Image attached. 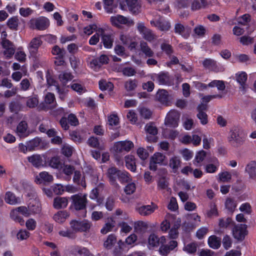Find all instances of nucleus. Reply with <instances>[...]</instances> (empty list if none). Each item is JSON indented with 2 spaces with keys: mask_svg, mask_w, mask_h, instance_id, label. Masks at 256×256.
I'll return each instance as SVG.
<instances>
[{
  "mask_svg": "<svg viewBox=\"0 0 256 256\" xmlns=\"http://www.w3.org/2000/svg\"><path fill=\"white\" fill-rule=\"evenodd\" d=\"M150 78L160 85L170 84V77L167 72L153 74H151Z\"/></svg>",
  "mask_w": 256,
  "mask_h": 256,
  "instance_id": "nucleus-10",
  "label": "nucleus"
},
{
  "mask_svg": "<svg viewBox=\"0 0 256 256\" xmlns=\"http://www.w3.org/2000/svg\"><path fill=\"white\" fill-rule=\"evenodd\" d=\"M209 87H216L219 90H224L226 86L224 81L220 80H214L208 84Z\"/></svg>",
  "mask_w": 256,
  "mask_h": 256,
  "instance_id": "nucleus-44",
  "label": "nucleus"
},
{
  "mask_svg": "<svg viewBox=\"0 0 256 256\" xmlns=\"http://www.w3.org/2000/svg\"><path fill=\"white\" fill-rule=\"evenodd\" d=\"M116 242V238L114 234H110L107 237L104 242V246L107 249H110Z\"/></svg>",
  "mask_w": 256,
  "mask_h": 256,
  "instance_id": "nucleus-35",
  "label": "nucleus"
},
{
  "mask_svg": "<svg viewBox=\"0 0 256 256\" xmlns=\"http://www.w3.org/2000/svg\"><path fill=\"white\" fill-rule=\"evenodd\" d=\"M70 88L79 94H82L86 92L84 86L79 83L73 82L71 84Z\"/></svg>",
  "mask_w": 256,
  "mask_h": 256,
  "instance_id": "nucleus-56",
  "label": "nucleus"
},
{
  "mask_svg": "<svg viewBox=\"0 0 256 256\" xmlns=\"http://www.w3.org/2000/svg\"><path fill=\"white\" fill-rule=\"evenodd\" d=\"M190 29L188 27L184 26L180 23L176 24L174 26V32L183 36H186L190 33Z\"/></svg>",
  "mask_w": 256,
  "mask_h": 256,
  "instance_id": "nucleus-29",
  "label": "nucleus"
},
{
  "mask_svg": "<svg viewBox=\"0 0 256 256\" xmlns=\"http://www.w3.org/2000/svg\"><path fill=\"white\" fill-rule=\"evenodd\" d=\"M27 158L28 161L36 168H39L45 166L42 156L40 154H33L28 156Z\"/></svg>",
  "mask_w": 256,
  "mask_h": 256,
  "instance_id": "nucleus-17",
  "label": "nucleus"
},
{
  "mask_svg": "<svg viewBox=\"0 0 256 256\" xmlns=\"http://www.w3.org/2000/svg\"><path fill=\"white\" fill-rule=\"evenodd\" d=\"M109 58L106 55L102 54L98 58L92 60L90 63V66L95 71H98L103 64H108Z\"/></svg>",
  "mask_w": 256,
  "mask_h": 256,
  "instance_id": "nucleus-11",
  "label": "nucleus"
},
{
  "mask_svg": "<svg viewBox=\"0 0 256 256\" xmlns=\"http://www.w3.org/2000/svg\"><path fill=\"white\" fill-rule=\"evenodd\" d=\"M118 178L119 180L124 183V182H128L131 181L132 178L130 175V174L124 171V172H122L120 171L119 173H118Z\"/></svg>",
  "mask_w": 256,
  "mask_h": 256,
  "instance_id": "nucleus-48",
  "label": "nucleus"
},
{
  "mask_svg": "<svg viewBox=\"0 0 256 256\" xmlns=\"http://www.w3.org/2000/svg\"><path fill=\"white\" fill-rule=\"evenodd\" d=\"M145 130L146 132L153 136H154L158 134V129L152 124H147L145 126Z\"/></svg>",
  "mask_w": 256,
  "mask_h": 256,
  "instance_id": "nucleus-58",
  "label": "nucleus"
},
{
  "mask_svg": "<svg viewBox=\"0 0 256 256\" xmlns=\"http://www.w3.org/2000/svg\"><path fill=\"white\" fill-rule=\"evenodd\" d=\"M42 44V41L40 38H33L30 44V50L32 52H36Z\"/></svg>",
  "mask_w": 256,
  "mask_h": 256,
  "instance_id": "nucleus-38",
  "label": "nucleus"
},
{
  "mask_svg": "<svg viewBox=\"0 0 256 256\" xmlns=\"http://www.w3.org/2000/svg\"><path fill=\"white\" fill-rule=\"evenodd\" d=\"M26 226L28 230H33L36 226V222L34 218H29L26 222Z\"/></svg>",
  "mask_w": 256,
  "mask_h": 256,
  "instance_id": "nucleus-64",
  "label": "nucleus"
},
{
  "mask_svg": "<svg viewBox=\"0 0 256 256\" xmlns=\"http://www.w3.org/2000/svg\"><path fill=\"white\" fill-rule=\"evenodd\" d=\"M245 138L244 134L241 129L238 128H234L230 132L228 140L232 145L238 146L243 144Z\"/></svg>",
  "mask_w": 256,
  "mask_h": 256,
  "instance_id": "nucleus-2",
  "label": "nucleus"
},
{
  "mask_svg": "<svg viewBox=\"0 0 256 256\" xmlns=\"http://www.w3.org/2000/svg\"><path fill=\"white\" fill-rule=\"evenodd\" d=\"M54 178L52 175L47 172H42L36 175L34 178V182L37 184H42L51 182L53 181Z\"/></svg>",
  "mask_w": 256,
  "mask_h": 256,
  "instance_id": "nucleus-14",
  "label": "nucleus"
},
{
  "mask_svg": "<svg viewBox=\"0 0 256 256\" xmlns=\"http://www.w3.org/2000/svg\"><path fill=\"white\" fill-rule=\"evenodd\" d=\"M142 38L148 42H152L155 38V36L152 31L148 28L142 34Z\"/></svg>",
  "mask_w": 256,
  "mask_h": 256,
  "instance_id": "nucleus-59",
  "label": "nucleus"
},
{
  "mask_svg": "<svg viewBox=\"0 0 256 256\" xmlns=\"http://www.w3.org/2000/svg\"><path fill=\"white\" fill-rule=\"evenodd\" d=\"M87 195L78 194L70 196L72 200L71 207H73L76 210L84 209L87 204Z\"/></svg>",
  "mask_w": 256,
  "mask_h": 256,
  "instance_id": "nucleus-3",
  "label": "nucleus"
},
{
  "mask_svg": "<svg viewBox=\"0 0 256 256\" xmlns=\"http://www.w3.org/2000/svg\"><path fill=\"white\" fill-rule=\"evenodd\" d=\"M104 46L106 48H110L112 46L114 38L110 35L106 34L102 38Z\"/></svg>",
  "mask_w": 256,
  "mask_h": 256,
  "instance_id": "nucleus-47",
  "label": "nucleus"
},
{
  "mask_svg": "<svg viewBox=\"0 0 256 256\" xmlns=\"http://www.w3.org/2000/svg\"><path fill=\"white\" fill-rule=\"evenodd\" d=\"M210 207V210L206 212L207 216L210 218L213 216H218V212L216 204H211Z\"/></svg>",
  "mask_w": 256,
  "mask_h": 256,
  "instance_id": "nucleus-62",
  "label": "nucleus"
},
{
  "mask_svg": "<svg viewBox=\"0 0 256 256\" xmlns=\"http://www.w3.org/2000/svg\"><path fill=\"white\" fill-rule=\"evenodd\" d=\"M234 237L238 240H242L246 234V226L240 224L236 226L232 230Z\"/></svg>",
  "mask_w": 256,
  "mask_h": 256,
  "instance_id": "nucleus-13",
  "label": "nucleus"
},
{
  "mask_svg": "<svg viewBox=\"0 0 256 256\" xmlns=\"http://www.w3.org/2000/svg\"><path fill=\"white\" fill-rule=\"evenodd\" d=\"M100 88L102 90L112 91L114 88V85L111 82H106V80H101L99 82Z\"/></svg>",
  "mask_w": 256,
  "mask_h": 256,
  "instance_id": "nucleus-46",
  "label": "nucleus"
},
{
  "mask_svg": "<svg viewBox=\"0 0 256 256\" xmlns=\"http://www.w3.org/2000/svg\"><path fill=\"white\" fill-rule=\"evenodd\" d=\"M129 10L134 14L140 12V6L138 4V0H126Z\"/></svg>",
  "mask_w": 256,
  "mask_h": 256,
  "instance_id": "nucleus-27",
  "label": "nucleus"
},
{
  "mask_svg": "<svg viewBox=\"0 0 256 256\" xmlns=\"http://www.w3.org/2000/svg\"><path fill=\"white\" fill-rule=\"evenodd\" d=\"M4 200L7 204L11 205H16L20 204L21 202V200L20 198L16 197L14 193L10 192H6Z\"/></svg>",
  "mask_w": 256,
  "mask_h": 256,
  "instance_id": "nucleus-24",
  "label": "nucleus"
},
{
  "mask_svg": "<svg viewBox=\"0 0 256 256\" xmlns=\"http://www.w3.org/2000/svg\"><path fill=\"white\" fill-rule=\"evenodd\" d=\"M138 82L136 80H128L124 83V88L127 91H132L137 87Z\"/></svg>",
  "mask_w": 256,
  "mask_h": 256,
  "instance_id": "nucleus-50",
  "label": "nucleus"
},
{
  "mask_svg": "<svg viewBox=\"0 0 256 256\" xmlns=\"http://www.w3.org/2000/svg\"><path fill=\"white\" fill-rule=\"evenodd\" d=\"M114 224L115 222L112 218H108L107 220V222L100 230L101 233L105 234L108 232L112 231L113 228L114 226Z\"/></svg>",
  "mask_w": 256,
  "mask_h": 256,
  "instance_id": "nucleus-33",
  "label": "nucleus"
},
{
  "mask_svg": "<svg viewBox=\"0 0 256 256\" xmlns=\"http://www.w3.org/2000/svg\"><path fill=\"white\" fill-rule=\"evenodd\" d=\"M206 156V153L204 150H201L197 153L194 160V164L196 166H198V164L202 162Z\"/></svg>",
  "mask_w": 256,
  "mask_h": 256,
  "instance_id": "nucleus-53",
  "label": "nucleus"
},
{
  "mask_svg": "<svg viewBox=\"0 0 256 256\" xmlns=\"http://www.w3.org/2000/svg\"><path fill=\"white\" fill-rule=\"evenodd\" d=\"M59 80L64 84L73 78L72 75L68 72H63L59 75Z\"/></svg>",
  "mask_w": 256,
  "mask_h": 256,
  "instance_id": "nucleus-43",
  "label": "nucleus"
},
{
  "mask_svg": "<svg viewBox=\"0 0 256 256\" xmlns=\"http://www.w3.org/2000/svg\"><path fill=\"white\" fill-rule=\"evenodd\" d=\"M70 216V214L66 210H60L56 212L52 216L53 220L57 223L62 224Z\"/></svg>",
  "mask_w": 256,
  "mask_h": 256,
  "instance_id": "nucleus-19",
  "label": "nucleus"
},
{
  "mask_svg": "<svg viewBox=\"0 0 256 256\" xmlns=\"http://www.w3.org/2000/svg\"><path fill=\"white\" fill-rule=\"evenodd\" d=\"M136 190V184L134 182H131L128 184L124 188V192L127 194H132Z\"/></svg>",
  "mask_w": 256,
  "mask_h": 256,
  "instance_id": "nucleus-60",
  "label": "nucleus"
},
{
  "mask_svg": "<svg viewBox=\"0 0 256 256\" xmlns=\"http://www.w3.org/2000/svg\"><path fill=\"white\" fill-rule=\"evenodd\" d=\"M126 166V168L132 172L136 170L135 158L132 155H128L125 157Z\"/></svg>",
  "mask_w": 256,
  "mask_h": 256,
  "instance_id": "nucleus-30",
  "label": "nucleus"
},
{
  "mask_svg": "<svg viewBox=\"0 0 256 256\" xmlns=\"http://www.w3.org/2000/svg\"><path fill=\"white\" fill-rule=\"evenodd\" d=\"M190 0L191 10L193 11L198 10L201 8H205L212 4L208 0Z\"/></svg>",
  "mask_w": 256,
  "mask_h": 256,
  "instance_id": "nucleus-15",
  "label": "nucleus"
},
{
  "mask_svg": "<svg viewBox=\"0 0 256 256\" xmlns=\"http://www.w3.org/2000/svg\"><path fill=\"white\" fill-rule=\"evenodd\" d=\"M238 204L237 202L234 198H228L225 202L226 208L230 212L232 213Z\"/></svg>",
  "mask_w": 256,
  "mask_h": 256,
  "instance_id": "nucleus-32",
  "label": "nucleus"
},
{
  "mask_svg": "<svg viewBox=\"0 0 256 256\" xmlns=\"http://www.w3.org/2000/svg\"><path fill=\"white\" fill-rule=\"evenodd\" d=\"M208 246L213 249L218 248L221 244V238L216 236H211L208 238Z\"/></svg>",
  "mask_w": 256,
  "mask_h": 256,
  "instance_id": "nucleus-28",
  "label": "nucleus"
},
{
  "mask_svg": "<svg viewBox=\"0 0 256 256\" xmlns=\"http://www.w3.org/2000/svg\"><path fill=\"white\" fill-rule=\"evenodd\" d=\"M148 242L151 247L158 246H159L158 238L154 234H152L148 238Z\"/></svg>",
  "mask_w": 256,
  "mask_h": 256,
  "instance_id": "nucleus-57",
  "label": "nucleus"
},
{
  "mask_svg": "<svg viewBox=\"0 0 256 256\" xmlns=\"http://www.w3.org/2000/svg\"><path fill=\"white\" fill-rule=\"evenodd\" d=\"M156 98L161 104L168 106L171 104L174 97L172 94L169 93L165 90L162 89L158 91Z\"/></svg>",
  "mask_w": 256,
  "mask_h": 256,
  "instance_id": "nucleus-8",
  "label": "nucleus"
},
{
  "mask_svg": "<svg viewBox=\"0 0 256 256\" xmlns=\"http://www.w3.org/2000/svg\"><path fill=\"white\" fill-rule=\"evenodd\" d=\"M197 244L194 242H192L188 244H185L183 248V250L188 254H194L196 251Z\"/></svg>",
  "mask_w": 256,
  "mask_h": 256,
  "instance_id": "nucleus-51",
  "label": "nucleus"
},
{
  "mask_svg": "<svg viewBox=\"0 0 256 256\" xmlns=\"http://www.w3.org/2000/svg\"><path fill=\"white\" fill-rule=\"evenodd\" d=\"M44 102L46 104H50V108L54 107L56 104L54 94L50 92L48 93L45 96Z\"/></svg>",
  "mask_w": 256,
  "mask_h": 256,
  "instance_id": "nucleus-52",
  "label": "nucleus"
},
{
  "mask_svg": "<svg viewBox=\"0 0 256 256\" xmlns=\"http://www.w3.org/2000/svg\"><path fill=\"white\" fill-rule=\"evenodd\" d=\"M180 160L178 156H174L170 159L169 166L174 172H176L178 170L180 166Z\"/></svg>",
  "mask_w": 256,
  "mask_h": 256,
  "instance_id": "nucleus-39",
  "label": "nucleus"
},
{
  "mask_svg": "<svg viewBox=\"0 0 256 256\" xmlns=\"http://www.w3.org/2000/svg\"><path fill=\"white\" fill-rule=\"evenodd\" d=\"M156 164L160 165H166L167 164L165 155L160 152H156L151 157L150 162V170H156L157 168Z\"/></svg>",
  "mask_w": 256,
  "mask_h": 256,
  "instance_id": "nucleus-6",
  "label": "nucleus"
},
{
  "mask_svg": "<svg viewBox=\"0 0 256 256\" xmlns=\"http://www.w3.org/2000/svg\"><path fill=\"white\" fill-rule=\"evenodd\" d=\"M30 27L38 30H44L49 26L48 20L44 17L33 18L30 20Z\"/></svg>",
  "mask_w": 256,
  "mask_h": 256,
  "instance_id": "nucleus-9",
  "label": "nucleus"
},
{
  "mask_svg": "<svg viewBox=\"0 0 256 256\" xmlns=\"http://www.w3.org/2000/svg\"><path fill=\"white\" fill-rule=\"evenodd\" d=\"M6 24L10 29L16 30L18 26L19 20L17 16H12L8 20Z\"/></svg>",
  "mask_w": 256,
  "mask_h": 256,
  "instance_id": "nucleus-45",
  "label": "nucleus"
},
{
  "mask_svg": "<svg viewBox=\"0 0 256 256\" xmlns=\"http://www.w3.org/2000/svg\"><path fill=\"white\" fill-rule=\"evenodd\" d=\"M180 116V114L177 110H170L165 118V124L172 128L178 126Z\"/></svg>",
  "mask_w": 256,
  "mask_h": 256,
  "instance_id": "nucleus-7",
  "label": "nucleus"
},
{
  "mask_svg": "<svg viewBox=\"0 0 256 256\" xmlns=\"http://www.w3.org/2000/svg\"><path fill=\"white\" fill-rule=\"evenodd\" d=\"M52 53L56 58L60 59L58 65H62L64 63L63 58L65 55V51L64 49L60 48L58 46H54L52 48Z\"/></svg>",
  "mask_w": 256,
  "mask_h": 256,
  "instance_id": "nucleus-21",
  "label": "nucleus"
},
{
  "mask_svg": "<svg viewBox=\"0 0 256 256\" xmlns=\"http://www.w3.org/2000/svg\"><path fill=\"white\" fill-rule=\"evenodd\" d=\"M200 96H202L201 98V100L202 102L206 104L208 102H210L211 100L214 98H220L222 97V95L220 94H214V95H208L205 96H202V94H200Z\"/></svg>",
  "mask_w": 256,
  "mask_h": 256,
  "instance_id": "nucleus-55",
  "label": "nucleus"
},
{
  "mask_svg": "<svg viewBox=\"0 0 256 256\" xmlns=\"http://www.w3.org/2000/svg\"><path fill=\"white\" fill-rule=\"evenodd\" d=\"M41 140L39 138H35L28 142V150H34L36 148L39 146Z\"/></svg>",
  "mask_w": 256,
  "mask_h": 256,
  "instance_id": "nucleus-61",
  "label": "nucleus"
},
{
  "mask_svg": "<svg viewBox=\"0 0 256 256\" xmlns=\"http://www.w3.org/2000/svg\"><path fill=\"white\" fill-rule=\"evenodd\" d=\"M236 80L241 85L242 90L245 88L244 84L247 80V74L244 72H238L236 74Z\"/></svg>",
  "mask_w": 256,
  "mask_h": 256,
  "instance_id": "nucleus-36",
  "label": "nucleus"
},
{
  "mask_svg": "<svg viewBox=\"0 0 256 256\" xmlns=\"http://www.w3.org/2000/svg\"><path fill=\"white\" fill-rule=\"evenodd\" d=\"M16 132L17 134L21 138L28 136L30 134V132L28 130L27 123L24 121H22L20 122L17 126Z\"/></svg>",
  "mask_w": 256,
  "mask_h": 256,
  "instance_id": "nucleus-22",
  "label": "nucleus"
},
{
  "mask_svg": "<svg viewBox=\"0 0 256 256\" xmlns=\"http://www.w3.org/2000/svg\"><path fill=\"white\" fill-rule=\"evenodd\" d=\"M58 234L62 237L67 238L70 239H74L76 237V235L74 231L68 228H64L60 230L58 232Z\"/></svg>",
  "mask_w": 256,
  "mask_h": 256,
  "instance_id": "nucleus-34",
  "label": "nucleus"
},
{
  "mask_svg": "<svg viewBox=\"0 0 256 256\" xmlns=\"http://www.w3.org/2000/svg\"><path fill=\"white\" fill-rule=\"evenodd\" d=\"M70 227L74 233L77 232H88L89 231L92 222L87 220L81 221L72 220L70 222Z\"/></svg>",
  "mask_w": 256,
  "mask_h": 256,
  "instance_id": "nucleus-4",
  "label": "nucleus"
},
{
  "mask_svg": "<svg viewBox=\"0 0 256 256\" xmlns=\"http://www.w3.org/2000/svg\"><path fill=\"white\" fill-rule=\"evenodd\" d=\"M212 162L213 164H209L206 166V171L208 173H214L218 170L220 164L218 160L215 158Z\"/></svg>",
  "mask_w": 256,
  "mask_h": 256,
  "instance_id": "nucleus-41",
  "label": "nucleus"
},
{
  "mask_svg": "<svg viewBox=\"0 0 256 256\" xmlns=\"http://www.w3.org/2000/svg\"><path fill=\"white\" fill-rule=\"evenodd\" d=\"M231 179L232 174L230 172L227 171L222 172L218 175V180L219 182H229Z\"/></svg>",
  "mask_w": 256,
  "mask_h": 256,
  "instance_id": "nucleus-40",
  "label": "nucleus"
},
{
  "mask_svg": "<svg viewBox=\"0 0 256 256\" xmlns=\"http://www.w3.org/2000/svg\"><path fill=\"white\" fill-rule=\"evenodd\" d=\"M245 172L250 178L254 179L256 178V160H252L248 163L245 168Z\"/></svg>",
  "mask_w": 256,
  "mask_h": 256,
  "instance_id": "nucleus-23",
  "label": "nucleus"
},
{
  "mask_svg": "<svg viewBox=\"0 0 256 256\" xmlns=\"http://www.w3.org/2000/svg\"><path fill=\"white\" fill-rule=\"evenodd\" d=\"M184 159L186 160H188L191 159L193 156V152L188 149L185 148L180 151Z\"/></svg>",
  "mask_w": 256,
  "mask_h": 256,
  "instance_id": "nucleus-63",
  "label": "nucleus"
},
{
  "mask_svg": "<svg viewBox=\"0 0 256 256\" xmlns=\"http://www.w3.org/2000/svg\"><path fill=\"white\" fill-rule=\"evenodd\" d=\"M110 21L112 25L116 27H120L122 24L129 26L134 24V22L132 19L120 14L111 16Z\"/></svg>",
  "mask_w": 256,
  "mask_h": 256,
  "instance_id": "nucleus-5",
  "label": "nucleus"
},
{
  "mask_svg": "<svg viewBox=\"0 0 256 256\" xmlns=\"http://www.w3.org/2000/svg\"><path fill=\"white\" fill-rule=\"evenodd\" d=\"M119 172L120 170H118L115 167L112 166L108 169L107 174L112 182H114L116 177L118 176Z\"/></svg>",
  "mask_w": 256,
  "mask_h": 256,
  "instance_id": "nucleus-49",
  "label": "nucleus"
},
{
  "mask_svg": "<svg viewBox=\"0 0 256 256\" xmlns=\"http://www.w3.org/2000/svg\"><path fill=\"white\" fill-rule=\"evenodd\" d=\"M140 50L142 53L144 54L146 57H152L154 56V52L152 48L148 46V44L142 40L140 44Z\"/></svg>",
  "mask_w": 256,
  "mask_h": 256,
  "instance_id": "nucleus-25",
  "label": "nucleus"
},
{
  "mask_svg": "<svg viewBox=\"0 0 256 256\" xmlns=\"http://www.w3.org/2000/svg\"><path fill=\"white\" fill-rule=\"evenodd\" d=\"M38 96L36 94H33L26 98V105L30 108H34L38 104Z\"/></svg>",
  "mask_w": 256,
  "mask_h": 256,
  "instance_id": "nucleus-37",
  "label": "nucleus"
},
{
  "mask_svg": "<svg viewBox=\"0 0 256 256\" xmlns=\"http://www.w3.org/2000/svg\"><path fill=\"white\" fill-rule=\"evenodd\" d=\"M150 24L162 32L168 31L171 28L170 22L162 17L158 20H151Z\"/></svg>",
  "mask_w": 256,
  "mask_h": 256,
  "instance_id": "nucleus-12",
  "label": "nucleus"
},
{
  "mask_svg": "<svg viewBox=\"0 0 256 256\" xmlns=\"http://www.w3.org/2000/svg\"><path fill=\"white\" fill-rule=\"evenodd\" d=\"M68 200L66 197L57 196L54 200L53 206L56 209L66 208L68 204Z\"/></svg>",
  "mask_w": 256,
  "mask_h": 256,
  "instance_id": "nucleus-20",
  "label": "nucleus"
},
{
  "mask_svg": "<svg viewBox=\"0 0 256 256\" xmlns=\"http://www.w3.org/2000/svg\"><path fill=\"white\" fill-rule=\"evenodd\" d=\"M134 147V144L129 140L119 141L115 142L111 148L112 152L116 156V160L118 165L122 164L119 157V154L123 152H129Z\"/></svg>",
  "mask_w": 256,
  "mask_h": 256,
  "instance_id": "nucleus-1",
  "label": "nucleus"
},
{
  "mask_svg": "<svg viewBox=\"0 0 256 256\" xmlns=\"http://www.w3.org/2000/svg\"><path fill=\"white\" fill-rule=\"evenodd\" d=\"M162 134L166 138L174 139L178 136V132L174 130L166 129L163 131Z\"/></svg>",
  "mask_w": 256,
  "mask_h": 256,
  "instance_id": "nucleus-54",
  "label": "nucleus"
},
{
  "mask_svg": "<svg viewBox=\"0 0 256 256\" xmlns=\"http://www.w3.org/2000/svg\"><path fill=\"white\" fill-rule=\"evenodd\" d=\"M18 211L17 210V208L12 210L10 213V218L15 222H19L20 225H24V220L23 218L18 214Z\"/></svg>",
  "mask_w": 256,
  "mask_h": 256,
  "instance_id": "nucleus-42",
  "label": "nucleus"
},
{
  "mask_svg": "<svg viewBox=\"0 0 256 256\" xmlns=\"http://www.w3.org/2000/svg\"><path fill=\"white\" fill-rule=\"evenodd\" d=\"M157 208L154 204L150 205L142 206L136 208V212L141 216H146L153 213Z\"/></svg>",
  "mask_w": 256,
  "mask_h": 256,
  "instance_id": "nucleus-16",
  "label": "nucleus"
},
{
  "mask_svg": "<svg viewBox=\"0 0 256 256\" xmlns=\"http://www.w3.org/2000/svg\"><path fill=\"white\" fill-rule=\"evenodd\" d=\"M73 180L75 183L82 186V187H86L85 176L80 171H74Z\"/></svg>",
  "mask_w": 256,
  "mask_h": 256,
  "instance_id": "nucleus-26",
  "label": "nucleus"
},
{
  "mask_svg": "<svg viewBox=\"0 0 256 256\" xmlns=\"http://www.w3.org/2000/svg\"><path fill=\"white\" fill-rule=\"evenodd\" d=\"M71 252L74 254H79L80 256H88L90 254L88 250L82 247L74 246L72 248Z\"/></svg>",
  "mask_w": 256,
  "mask_h": 256,
  "instance_id": "nucleus-31",
  "label": "nucleus"
},
{
  "mask_svg": "<svg viewBox=\"0 0 256 256\" xmlns=\"http://www.w3.org/2000/svg\"><path fill=\"white\" fill-rule=\"evenodd\" d=\"M40 208L37 206L36 210L30 209L26 206H20L17 208V210L25 217H28L32 214H38L40 212Z\"/></svg>",
  "mask_w": 256,
  "mask_h": 256,
  "instance_id": "nucleus-18",
  "label": "nucleus"
}]
</instances>
